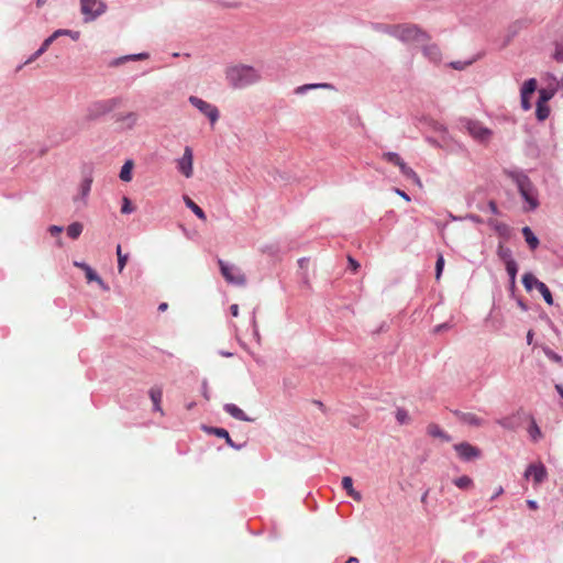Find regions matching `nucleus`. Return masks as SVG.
I'll return each instance as SVG.
<instances>
[{
  "label": "nucleus",
  "instance_id": "obj_1",
  "mask_svg": "<svg viewBox=\"0 0 563 563\" xmlns=\"http://www.w3.org/2000/svg\"><path fill=\"white\" fill-rule=\"evenodd\" d=\"M503 173L517 186L520 197L527 203L523 208L525 211L530 212L538 209L540 205L538 190L528 174L518 167L504 168Z\"/></svg>",
  "mask_w": 563,
  "mask_h": 563
},
{
  "label": "nucleus",
  "instance_id": "obj_2",
  "mask_svg": "<svg viewBox=\"0 0 563 563\" xmlns=\"http://www.w3.org/2000/svg\"><path fill=\"white\" fill-rule=\"evenodd\" d=\"M393 32L394 37L404 43L423 44L429 41V35L413 24L397 25V29H393Z\"/></svg>",
  "mask_w": 563,
  "mask_h": 563
},
{
  "label": "nucleus",
  "instance_id": "obj_3",
  "mask_svg": "<svg viewBox=\"0 0 563 563\" xmlns=\"http://www.w3.org/2000/svg\"><path fill=\"white\" fill-rule=\"evenodd\" d=\"M119 103L117 98L95 101L87 108L86 117L88 120H96L117 109Z\"/></svg>",
  "mask_w": 563,
  "mask_h": 563
},
{
  "label": "nucleus",
  "instance_id": "obj_4",
  "mask_svg": "<svg viewBox=\"0 0 563 563\" xmlns=\"http://www.w3.org/2000/svg\"><path fill=\"white\" fill-rule=\"evenodd\" d=\"M107 5L100 0H80V10L85 22H90L106 12Z\"/></svg>",
  "mask_w": 563,
  "mask_h": 563
},
{
  "label": "nucleus",
  "instance_id": "obj_5",
  "mask_svg": "<svg viewBox=\"0 0 563 563\" xmlns=\"http://www.w3.org/2000/svg\"><path fill=\"white\" fill-rule=\"evenodd\" d=\"M463 126L467 132L478 142H486L492 136L493 132L488 128L484 126L479 121L464 119L462 120Z\"/></svg>",
  "mask_w": 563,
  "mask_h": 563
},
{
  "label": "nucleus",
  "instance_id": "obj_6",
  "mask_svg": "<svg viewBox=\"0 0 563 563\" xmlns=\"http://www.w3.org/2000/svg\"><path fill=\"white\" fill-rule=\"evenodd\" d=\"M189 102L208 117L212 124L219 119V111L213 104L195 96L189 97Z\"/></svg>",
  "mask_w": 563,
  "mask_h": 563
},
{
  "label": "nucleus",
  "instance_id": "obj_7",
  "mask_svg": "<svg viewBox=\"0 0 563 563\" xmlns=\"http://www.w3.org/2000/svg\"><path fill=\"white\" fill-rule=\"evenodd\" d=\"M523 476L526 479H529L531 477L534 484L539 485L547 479L548 471L547 467L541 462L533 463L528 465L523 473Z\"/></svg>",
  "mask_w": 563,
  "mask_h": 563
},
{
  "label": "nucleus",
  "instance_id": "obj_8",
  "mask_svg": "<svg viewBox=\"0 0 563 563\" xmlns=\"http://www.w3.org/2000/svg\"><path fill=\"white\" fill-rule=\"evenodd\" d=\"M459 457L464 462H471L481 456V450L468 442H462L454 445Z\"/></svg>",
  "mask_w": 563,
  "mask_h": 563
},
{
  "label": "nucleus",
  "instance_id": "obj_9",
  "mask_svg": "<svg viewBox=\"0 0 563 563\" xmlns=\"http://www.w3.org/2000/svg\"><path fill=\"white\" fill-rule=\"evenodd\" d=\"M194 154L189 146H186L181 158L177 162L178 170L186 177L190 178L194 174Z\"/></svg>",
  "mask_w": 563,
  "mask_h": 563
},
{
  "label": "nucleus",
  "instance_id": "obj_10",
  "mask_svg": "<svg viewBox=\"0 0 563 563\" xmlns=\"http://www.w3.org/2000/svg\"><path fill=\"white\" fill-rule=\"evenodd\" d=\"M246 77L244 66H231L227 69V78L234 87H242Z\"/></svg>",
  "mask_w": 563,
  "mask_h": 563
},
{
  "label": "nucleus",
  "instance_id": "obj_11",
  "mask_svg": "<svg viewBox=\"0 0 563 563\" xmlns=\"http://www.w3.org/2000/svg\"><path fill=\"white\" fill-rule=\"evenodd\" d=\"M220 269L223 275V277L231 284L241 285L243 284V276L242 275H235L236 268L233 265H229L228 263L223 261H219Z\"/></svg>",
  "mask_w": 563,
  "mask_h": 563
},
{
  "label": "nucleus",
  "instance_id": "obj_12",
  "mask_svg": "<svg viewBox=\"0 0 563 563\" xmlns=\"http://www.w3.org/2000/svg\"><path fill=\"white\" fill-rule=\"evenodd\" d=\"M454 415L459 418V420L465 424L473 427H481L484 423V420L477 417L472 412H463V411H454Z\"/></svg>",
  "mask_w": 563,
  "mask_h": 563
},
{
  "label": "nucleus",
  "instance_id": "obj_13",
  "mask_svg": "<svg viewBox=\"0 0 563 563\" xmlns=\"http://www.w3.org/2000/svg\"><path fill=\"white\" fill-rule=\"evenodd\" d=\"M420 44L422 46L423 55L432 63H439L441 60V51L435 44Z\"/></svg>",
  "mask_w": 563,
  "mask_h": 563
},
{
  "label": "nucleus",
  "instance_id": "obj_14",
  "mask_svg": "<svg viewBox=\"0 0 563 563\" xmlns=\"http://www.w3.org/2000/svg\"><path fill=\"white\" fill-rule=\"evenodd\" d=\"M60 36V33L54 32L51 36H48L44 42L42 43L41 47L25 62V64H30L34 60H36L41 55H43L51 44Z\"/></svg>",
  "mask_w": 563,
  "mask_h": 563
},
{
  "label": "nucleus",
  "instance_id": "obj_15",
  "mask_svg": "<svg viewBox=\"0 0 563 563\" xmlns=\"http://www.w3.org/2000/svg\"><path fill=\"white\" fill-rule=\"evenodd\" d=\"M427 433L430 435V437H433V438H440L442 439L443 441L445 442H450L452 440L451 435L448 434L446 432H444L438 424L435 423H430L428 427H427Z\"/></svg>",
  "mask_w": 563,
  "mask_h": 563
},
{
  "label": "nucleus",
  "instance_id": "obj_16",
  "mask_svg": "<svg viewBox=\"0 0 563 563\" xmlns=\"http://www.w3.org/2000/svg\"><path fill=\"white\" fill-rule=\"evenodd\" d=\"M85 276L88 283H97L103 290L108 291L109 286L100 278V276L89 266L85 268Z\"/></svg>",
  "mask_w": 563,
  "mask_h": 563
},
{
  "label": "nucleus",
  "instance_id": "obj_17",
  "mask_svg": "<svg viewBox=\"0 0 563 563\" xmlns=\"http://www.w3.org/2000/svg\"><path fill=\"white\" fill-rule=\"evenodd\" d=\"M148 394H150L151 400L153 401L154 410L163 413V410L161 407V402H162V398H163L162 388L161 387H152L150 389Z\"/></svg>",
  "mask_w": 563,
  "mask_h": 563
},
{
  "label": "nucleus",
  "instance_id": "obj_18",
  "mask_svg": "<svg viewBox=\"0 0 563 563\" xmlns=\"http://www.w3.org/2000/svg\"><path fill=\"white\" fill-rule=\"evenodd\" d=\"M398 167H399L402 176H405L407 179L412 180L415 184L421 186V180H420L418 174L411 167H409L405 162H402Z\"/></svg>",
  "mask_w": 563,
  "mask_h": 563
},
{
  "label": "nucleus",
  "instance_id": "obj_19",
  "mask_svg": "<svg viewBox=\"0 0 563 563\" xmlns=\"http://www.w3.org/2000/svg\"><path fill=\"white\" fill-rule=\"evenodd\" d=\"M522 235L531 250L539 246V239L529 227L522 228Z\"/></svg>",
  "mask_w": 563,
  "mask_h": 563
},
{
  "label": "nucleus",
  "instance_id": "obj_20",
  "mask_svg": "<svg viewBox=\"0 0 563 563\" xmlns=\"http://www.w3.org/2000/svg\"><path fill=\"white\" fill-rule=\"evenodd\" d=\"M497 255L505 265L509 264L510 262H515V258L512 257V251L501 243L498 244Z\"/></svg>",
  "mask_w": 563,
  "mask_h": 563
},
{
  "label": "nucleus",
  "instance_id": "obj_21",
  "mask_svg": "<svg viewBox=\"0 0 563 563\" xmlns=\"http://www.w3.org/2000/svg\"><path fill=\"white\" fill-rule=\"evenodd\" d=\"M542 282L539 280L532 273H526L522 276V284L527 291H531L533 288H538V284Z\"/></svg>",
  "mask_w": 563,
  "mask_h": 563
},
{
  "label": "nucleus",
  "instance_id": "obj_22",
  "mask_svg": "<svg viewBox=\"0 0 563 563\" xmlns=\"http://www.w3.org/2000/svg\"><path fill=\"white\" fill-rule=\"evenodd\" d=\"M185 205L201 220L206 221L207 217L203 210L195 203L188 196H184Z\"/></svg>",
  "mask_w": 563,
  "mask_h": 563
},
{
  "label": "nucleus",
  "instance_id": "obj_23",
  "mask_svg": "<svg viewBox=\"0 0 563 563\" xmlns=\"http://www.w3.org/2000/svg\"><path fill=\"white\" fill-rule=\"evenodd\" d=\"M205 430L208 431L209 433L216 434L219 438H224L227 443L230 446L238 448V449L240 448V446H235V444L233 443V441L231 440V438L229 435V432L225 429H222V428H205Z\"/></svg>",
  "mask_w": 563,
  "mask_h": 563
},
{
  "label": "nucleus",
  "instance_id": "obj_24",
  "mask_svg": "<svg viewBox=\"0 0 563 563\" xmlns=\"http://www.w3.org/2000/svg\"><path fill=\"white\" fill-rule=\"evenodd\" d=\"M82 230H84V225L80 222H73L71 224H69L67 227V235L70 239L76 240L79 238Z\"/></svg>",
  "mask_w": 563,
  "mask_h": 563
},
{
  "label": "nucleus",
  "instance_id": "obj_25",
  "mask_svg": "<svg viewBox=\"0 0 563 563\" xmlns=\"http://www.w3.org/2000/svg\"><path fill=\"white\" fill-rule=\"evenodd\" d=\"M554 95H555L554 89L542 88L539 90V98H538L537 103L547 104L548 101H550L554 97Z\"/></svg>",
  "mask_w": 563,
  "mask_h": 563
},
{
  "label": "nucleus",
  "instance_id": "obj_26",
  "mask_svg": "<svg viewBox=\"0 0 563 563\" xmlns=\"http://www.w3.org/2000/svg\"><path fill=\"white\" fill-rule=\"evenodd\" d=\"M506 272L509 276L510 285L514 287L516 285V278L518 273V265L517 262H510L509 264L505 265Z\"/></svg>",
  "mask_w": 563,
  "mask_h": 563
},
{
  "label": "nucleus",
  "instance_id": "obj_27",
  "mask_svg": "<svg viewBox=\"0 0 563 563\" xmlns=\"http://www.w3.org/2000/svg\"><path fill=\"white\" fill-rule=\"evenodd\" d=\"M488 225L492 227L499 235L505 236L509 233V227L505 223L495 220H488Z\"/></svg>",
  "mask_w": 563,
  "mask_h": 563
},
{
  "label": "nucleus",
  "instance_id": "obj_28",
  "mask_svg": "<svg viewBox=\"0 0 563 563\" xmlns=\"http://www.w3.org/2000/svg\"><path fill=\"white\" fill-rule=\"evenodd\" d=\"M224 409H225V411L229 415H231L232 417H234V418H236L239 420H244L245 419L243 410L240 409L239 407H236L233 404H227L224 406Z\"/></svg>",
  "mask_w": 563,
  "mask_h": 563
},
{
  "label": "nucleus",
  "instance_id": "obj_29",
  "mask_svg": "<svg viewBox=\"0 0 563 563\" xmlns=\"http://www.w3.org/2000/svg\"><path fill=\"white\" fill-rule=\"evenodd\" d=\"M539 292L541 294V296L543 297L544 301L548 303V305H553V297H552V294L549 289V287L542 282L541 284H538V288Z\"/></svg>",
  "mask_w": 563,
  "mask_h": 563
},
{
  "label": "nucleus",
  "instance_id": "obj_30",
  "mask_svg": "<svg viewBox=\"0 0 563 563\" xmlns=\"http://www.w3.org/2000/svg\"><path fill=\"white\" fill-rule=\"evenodd\" d=\"M537 89V80L534 78H530L525 81L521 87L520 95H532Z\"/></svg>",
  "mask_w": 563,
  "mask_h": 563
},
{
  "label": "nucleus",
  "instance_id": "obj_31",
  "mask_svg": "<svg viewBox=\"0 0 563 563\" xmlns=\"http://www.w3.org/2000/svg\"><path fill=\"white\" fill-rule=\"evenodd\" d=\"M550 114V108L548 104L537 103L536 115L539 121H544Z\"/></svg>",
  "mask_w": 563,
  "mask_h": 563
},
{
  "label": "nucleus",
  "instance_id": "obj_32",
  "mask_svg": "<svg viewBox=\"0 0 563 563\" xmlns=\"http://www.w3.org/2000/svg\"><path fill=\"white\" fill-rule=\"evenodd\" d=\"M454 485L461 489H467L472 486L473 481L470 476L463 475L453 481Z\"/></svg>",
  "mask_w": 563,
  "mask_h": 563
},
{
  "label": "nucleus",
  "instance_id": "obj_33",
  "mask_svg": "<svg viewBox=\"0 0 563 563\" xmlns=\"http://www.w3.org/2000/svg\"><path fill=\"white\" fill-rule=\"evenodd\" d=\"M133 163L131 161H128L121 168L120 172V178L123 181H130L132 178L131 169H132Z\"/></svg>",
  "mask_w": 563,
  "mask_h": 563
},
{
  "label": "nucleus",
  "instance_id": "obj_34",
  "mask_svg": "<svg viewBox=\"0 0 563 563\" xmlns=\"http://www.w3.org/2000/svg\"><path fill=\"white\" fill-rule=\"evenodd\" d=\"M117 256H118V269H119V273H122L126 265L129 256L126 254L122 253V249H121L120 244L117 246Z\"/></svg>",
  "mask_w": 563,
  "mask_h": 563
},
{
  "label": "nucleus",
  "instance_id": "obj_35",
  "mask_svg": "<svg viewBox=\"0 0 563 563\" xmlns=\"http://www.w3.org/2000/svg\"><path fill=\"white\" fill-rule=\"evenodd\" d=\"M317 88H331L330 84H308L300 86L296 89L297 93H305L310 89H317Z\"/></svg>",
  "mask_w": 563,
  "mask_h": 563
},
{
  "label": "nucleus",
  "instance_id": "obj_36",
  "mask_svg": "<svg viewBox=\"0 0 563 563\" xmlns=\"http://www.w3.org/2000/svg\"><path fill=\"white\" fill-rule=\"evenodd\" d=\"M395 418L399 424H406L409 421V415L404 408H397Z\"/></svg>",
  "mask_w": 563,
  "mask_h": 563
},
{
  "label": "nucleus",
  "instance_id": "obj_37",
  "mask_svg": "<svg viewBox=\"0 0 563 563\" xmlns=\"http://www.w3.org/2000/svg\"><path fill=\"white\" fill-rule=\"evenodd\" d=\"M384 158L389 162V163H393L397 166H399L404 159L399 156V154L395 153V152H387V153H384Z\"/></svg>",
  "mask_w": 563,
  "mask_h": 563
},
{
  "label": "nucleus",
  "instance_id": "obj_38",
  "mask_svg": "<svg viewBox=\"0 0 563 563\" xmlns=\"http://www.w3.org/2000/svg\"><path fill=\"white\" fill-rule=\"evenodd\" d=\"M373 27L378 31V32H384V33H387V34H390L391 36H394V32H393V29H397V25H386V24H373Z\"/></svg>",
  "mask_w": 563,
  "mask_h": 563
},
{
  "label": "nucleus",
  "instance_id": "obj_39",
  "mask_svg": "<svg viewBox=\"0 0 563 563\" xmlns=\"http://www.w3.org/2000/svg\"><path fill=\"white\" fill-rule=\"evenodd\" d=\"M528 431L532 440L537 441L539 438H541V430L536 423V421H532Z\"/></svg>",
  "mask_w": 563,
  "mask_h": 563
},
{
  "label": "nucleus",
  "instance_id": "obj_40",
  "mask_svg": "<svg viewBox=\"0 0 563 563\" xmlns=\"http://www.w3.org/2000/svg\"><path fill=\"white\" fill-rule=\"evenodd\" d=\"M544 354H545V356H547L549 360H551V361H553V362H555V363L561 364V363L563 362L562 356H561V355H559L558 353H555L554 351H552V350H551V349H549V347L544 349Z\"/></svg>",
  "mask_w": 563,
  "mask_h": 563
},
{
  "label": "nucleus",
  "instance_id": "obj_41",
  "mask_svg": "<svg viewBox=\"0 0 563 563\" xmlns=\"http://www.w3.org/2000/svg\"><path fill=\"white\" fill-rule=\"evenodd\" d=\"M121 120L129 123V126L132 128L135 125L137 121V114L135 112H129L121 117Z\"/></svg>",
  "mask_w": 563,
  "mask_h": 563
},
{
  "label": "nucleus",
  "instance_id": "obj_42",
  "mask_svg": "<svg viewBox=\"0 0 563 563\" xmlns=\"http://www.w3.org/2000/svg\"><path fill=\"white\" fill-rule=\"evenodd\" d=\"M55 32L60 33V36H64V35L70 36L74 41H77L80 37V32H78V31L59 29V30H56Z\"/></svg>",
  "mask_w": 563,
  "mask_h": 563
},
{
  "label": "nucleus",
  "instance_id": "obj_43",
  "mask_svg": "<svg viewBox=\"0 0 563 563\" xmlns=\"http://www.w3.org/2000/svg\"><path fill=\"white\" fill-rule=\"evenodd\" d=\"M443 267H444V258L442 255H439V257L437 258V262H435V278L437 279L440 278Z\"/></svg>",
  "mask_w": 563,
  "mask_h": 563
},
{
  "label": "nucleus",
  "instance_id": "obj_44",
  "mask_svg": "<svg viewBox=\"0 0 563 563\" xmlns=\"http://www.w3.org/2000/svg\"><path fill=\"white\" fill-rule=\"evenodd\" d=\"M342 487L346 490L349 494L351 490H353V479L350 476H344L342 478Z\"/></svg>",
  "mask_w": 563,
  "mask_h": 563
},
{
  "label": "nucleus",
  "instance_id": "obj_45",
  "mask_svg": "<svg viewBox=\"0 0 563 563\" xmlns=\"http://www.w3.org/2000/svg\"><path fill=\"white\" fill-rule=\"evenodd\" d=\"M520 101H521V108L525 111H528L531 109V102H530V95H520Z\"/></svg>",
  "mask_w": 563,
  "mask_h": 563
},
{
  "label": "nucleus",
  "instance_id": "obj_46",
  "mask_svg": "<svg viewBox=\"0 0 563 563\" xmlns=\"http://www.w3.org/2000/svg\"><path fill=\"white\" fill-rule=\"evenodd\" d=\"M133 207L131 205V201L129 198L124 197L123 198V205H122V208H121V212L122 213H131L133 211Z\"/></svg>",
  "mask_w": 563,
  "mask_h": 563
},
{
  "label": "nucleus",
  "instance_id": "obj_47",
  "mask_svg": "<svg viewBox=\"0 0 563 563\" xmlns=\"http://www.w3.org/2000/svg\"><path fill=\"white\" fill-rule=\"evenodd\" d=\"M90 187H91V180L90 179L84 180V183L80 186L81 196L84 198L89 194Z\"/></svg>",
  "mask_w": 563,
  "mask_h": 563
},
{
  "label": "nucleus",
  "instance_id": "obj_48",
  "mask_svg": "<svg viewBox=\"0 0 563 563\" xmlns=\"http://www.w3.org/2000/svg\"><path fill=\"white\" fill-rule=\"evenodd\" d=\"M487 209H488V211L490 213H493L495 216H499L500 214L498 206H497V203L494 200H489L487 202Z\"/></svg>",
  "mask_w": 563,
  "mask_h": 563
},
{
  "label": "nucleus",
  "instance_id": "obj_49",
  "mask_svg": "<svg viewBox=\"0 0 563 563\" xmlns=\"http://www.w3.org/2000/svg\"><path fill=\"white\" fill-rule=\"evenodd\" d=\"M553 57H554V59H555V60H558V62H563V46L558 45V46L555 47V51H554Z\"/></svg>",
  "mask_w": 563,
  "mask_h": 563
},
{
  "label": "nucleus",
  "instance_id": "obj_50",
  "mask_svg": "<svg viewBox=\"0 0 563 563\" xmlns=\"http://www.w3.org/2000/svg\"><path fill=\"white\" fill-rule=\"evenodd\" d=\"M264 252H267L272 256H276L279 252V247L277 245H269L264 249Z\"/></svg>",
  "mask_w": 563,
  "mask_h": 563
},
{
  "label": "nucleus",
  "instance_id": "obj_51",
  "mask_svg": "<svg viewBox=\"0 0 563 563\" xmlns=\"http://www.w3.org/2000/svg\"><path fill=\"white\" fill-rule=\"evenodd\" d=\"M464 219H467V220H470V221H472L474 223H478V224L483 222L482 218L479 216H477V214H474V213L466 214L464 217Z\"/></svg>",
  "mask_w": 563,
  "mask_h": 563
},
{
  "label": "nucleus",
  "instance_id": "obj_52",
  "mask_svg": "<svg viewBox=\"0 0 563 563\" xmlns=\"http://www.w3.org/2000/svg\"><path fill=\"white\" fill-rule=\"evenodd\" d=\"M247 71H249V84L258 79V75L251 66H249Z\"/></svg>",
  "mask_w": 563,
  "mask_h": 563
},
{
  "label": "nucleus",
  "instance_id": "obj_53",
  "mask_svg": "<svg viewBox=\"0 0 563 563\" xmlns=\"http://www.w3.org/2000/svg\"><path fill=\"white\" fill-rule=\"evenodd\" d=\"M394 191H395L398 196H400L402 199H405L406 201H411L410 196H409L407 192H405L404 190H401V189H399V188H395V189H394Z\"/></svg>",
  "mask_w": 563,
  "mask_h": 563
},
{
  "label": "nucleus",
  "instance_id": "obj_54",
  "mask_svg": "<svg viewBox=\"0 0 563 563\" xmlns=\"http://www.w3.org/2000/svg\"><path fill=\"white\" fill-rule=\"evenodd\" d=\"M48 231L52 235H58L59 233H62L63 228L58 225H52L49 227Z\"/></svg>",
  "mask_w": 563,
  "mask_h": 563
},
{
  "label": "nucleus",
  "instance_id": "obj_55",
  "mask_svg": "<svg viewBox=\"0 0 563 563\" xmlns=\"http://www.w3.org/2000/svg\"><path fill=\"white\" fill-rule=\"evenodd\" d=\"M503 494H504V488H503V486H498V487L496 488V490L494 492V494L492 495L490 500H495L496 498H498V497H499L500 495H503Z\"/></svg>",
  "mask_w": 563,
  "mask_h": 563
},
{
  "label": "nucleus",
  "instance_id": "obj_56",
  "mask_svg": "<svg viewBox=\"0 0 563 563\" xmlns=\"http://www.w3.org/2000/svg\"><path fill=\"white\" fill-rule=\"evenodd\" d=\"M470 64H471V62L465 63V65H470ZM451 66L454 69H459V70L464 68V64L462 62H453V63H451Z\"/></svg>",
  "mask_w": 563,
  "mask_h": 563
},
{
  "label": "nucleus",
  "instance_id": "obj_57",
  "mask_svg": "<svg viewBox=\"0 0 563 563\" xmlns=\"http://www.w3.org/2000/svg\"><path fill=\"white\" fill-rule=\"evenodd\" d=\"M350 497H352L354 500H361L362 495L357 490L353 489L347 494Z\"/></svg>",
  "mask_w": 563,
  "mask_h": 563
},
{
  "label": "nucleus",
  "instance_id": "obj_58",
  "mask_svg": "<svg viewBox=\"0 0 563 563\" xmlns=\"http://www.w3.org/2000/svg\"><path fill=\"white\" fill-rule=\"evenodd\" d=\"M450 328V324L449 323H441V324H438L435 328H434V331L435 332H441V331H444L446 329Z\"/></svg>",
  "mask_w": 563,
  "mask_h": 563
},
{
  "label": "nucleus",
  "instance_id": "obj_59",
  "mask_svg": "<svg viewBox=\"0 0 563 563\" xmlns=\"http://www.w3.org/2000/svg\"><path fill=\"white\" fill-rule=\"evenodd\" d=\"M527 506L530 508V509H537L538 508V503L533 499H528L527 500Z\"/></svg>",
  "mask_w": 563,
  "mask_h": 563
},
{
  "label": "nucleus",
  "instance_id": "obj_60",
  "mask_svg": "<svg viewBox=\"0 0 563 563\" xmlns=\"http://www.w3.org/2000/svg\"><path fill=\"white\" fill-rule=\"evenodd\" d=\"M253 335L254 338L257 340V342L260 341V332H258V329H257V325H256V322L253 321Z\"/></svg>",
  "mask_w": 563,
  "mask_h": 563
},
{
  "label": "nucleus",
  "instance_id": "obj_61",
  "mask_svg": "<svg viewBox=\"0 0 563 563\" xmlns=\"http://www.w3.org/2000/svg\"><path fill=\"white\" fill-rule=\"evenodd\" d=\"M230 311H231V314H232L233 317H238V314H239V306H238V305H232V306L230 307Z\"/></svg>",
  "mask_w": 563,
  "mask_h": 563
},
{
  "label": "nucleus",
  "instance_id": "obj_62",
  "mask_svg": "<svg viewBox=\"0 0 563 563\" xmlns=\"http://www.w3.org/2000/svg\"><path fill=\"white\" fill-rule=\"evenodd\" d=\"M74 265H75L76 267H78V268L82 269L84 272H85V268H86V267H89V265H88V264H86V263H81V262H74Z\"/></svg>",
  "mask_w": 563,
  "mask_h": 563
},
{
  "label": "nucleus",
  "instance_id": "obj_63",
  "mask_svg": "<svg viewBox=\"0 0 563 563\" xmlns=\"http://www.w3.org/2000/svg\"><path fill=\"white\" fill-rule=\"evenodd\" d=\"M349 263H350V265L352 266V268L354 271H356V268L360 267V264L355 260H353L352 257L349 258Z\"/></svg>",
  "mask_w": 563,
  "mask_h": 563
},
{
  "label": "nucleus",
  "instance_id": "obj_64",
  "mask_svg": "<svg viewBox=\"0 0 563 563\" xmlns=\"http://www.w3.org/2000/svg\"><path fill=\"white\" fill-rule=\"evenodd\" d=\"M555 389L559 393V395L563 398V386L560 384H556Z\"/></svg>",
  "mask_w": 563,
  "mask_h": 563
}]
</instances>
